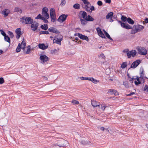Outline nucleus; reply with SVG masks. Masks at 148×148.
<instances>
[{"instance_id":"54","label":"nucleus","mask_w":148,"mask_h":148,"mask_svg":"<svg viewBox=\"0 0 148 148\" xmlns=\"http://www.w3.org/2000/svg\"><path fill=\"white\" fill-rule=\"evenodd\" d=\"M0 32H1V34L4 36H5L6 35V34L3 31V30H1Z\"/></svg>"},{"instance_id":"34","label":"nucleus","mask_w":148,"mask_h":148,"mask_svg":"<svg viewBox=\"0 0 148 148\" xmlns=\"http://www.w3.org/2000/svg\"><path fill=\"white\" fill-rule=\"evenodd\" d=\"M73 7L75 9H78L79 8L80 5L78 3H76L73 5Z\"/></svg>"},{"instance_id":"58","label":"nucleus","mask_w":148,"mask_h":148,"mask_svg":"<svg viewBox=\"0 0 148 148\" xmlns=\"http://www.w3.org/2000/svg\"><path fill=\"white\" fill-rule=\"evenodd\" d=\"M144 71L143 70H142L141 72L140 73V77H143L144 75Z\"/></svg>"},{"instance_id":"52","label":"nucleus","mask_w":148,"mask_h":148,"mask_svg":"<svg viewBox=\"0 0 148 148\" xmlns=\"http://www.w3.org/2000/svg\"><path fill=\"white\" fill-rule=\"evenodd\" d=\"M97 4L98 5L101 6L103 4L102 2L101 1H99L97 2Z\"/></svg>"},{"instance_id":"14","label":"nucleus","mask_w":148,"mask_h":148,"mask_svg":"<svg viewBox=\"0 0 148 148\" xmlns=\"http://www.w3.org/2000/svg\"><path fill=\"white\" fill-rule=\"evenodd\" d=\"M79 16L80 18L82 17L83 18L86 19L87 16V14L85 11H81L79 13Z\"/></svg>"},{"instance_id":"4","label":"nucleus","mask_w":148,"mask_h":148,"mask_svg":"<svg viewBox=\"0 0 148 148\" xmlns=\"http://www.w3.org/2000/svg\"><path fill=\"white\" fill-rule=\"evenodd\" d=\"M48 11V9L46 7H45L43 8L42 10V14L43 17L46 18H49V15L47 12Z\"/></svg>"},{"instance_id":"64","label":"nucleus","mask_w":148,"mask_h":148,"mask_svg":"<svg viewBox=\"0 0 148 148\" xmlns=\"http://www.w3.org/2000/svg\"><path fill=\"white\" fill-rule=\"evenodd\" d=\"M145 22L146 23H148V18H147L145 19Z\"/></svg>"},{"instance_id":"42","label":"nucleus","mask_w":148,"mask_h":148,"mask_svg":"<svg viewBox=\"0 0 148 148\" xmlns=\"http://www.w3.org/2000/svg\"><path fill=\"white\" fill-rule=\"evenodd\" d=\"M123 84L127 88H128L129 87V85L128 84V82H124L123 83Z\"/></svg>"},{"instance_id":"21","label":"nucleus","mask_w":148,"mask_h":148,"mask_svg":"<svg viewBox=\"0 0 148 148\" xmlns=\"http://www.w3.org/2000/svg\"><path fill=\"white\" fill-rule=\"evenodd\" d=\"M113 16V12H110L108 13L106 16V18L107 19H108L109 18H112Z\"/></svg>"},{"instance_id":"17","label":"nucleus","mask_w":148,"mask_h":148,"mask_svg":"<svg viewBox=\"0 0 148 148\" xmlns=\"http://www.w3.org/2000/svg\"><path fill=\"white\" fill-rule=\"evenodd\" d=\"M49 32L55 33L56 34H59L60 33L59 31L55 28L54 27H51L48 29Z\"/></svg>"},{"instance_id":"22","label":"nucleus","mask_w":148,"mask_h":148,"mask_svg":"<svg viewBox=\"0 0 148 148\" xmlns=\"http://www.w3.org/2000/svg\"><path fill=\"white\" fill-rule=\"evenodd\" d=\"M50 16L54 15H56L55 10L53 8H51L50 10Z\"/></svg>"},{"instance_id":"6","label":"nucleus","mask_w":148,"mask_h":148,"mask_svg":"<svg viewBox=\"0 0 148 148\" xmlns=\"http://www.w3.org/2000/svg\"><path fill=\"white\" fill-rule=\"evenodd\" d=\"M67 16V15L65 14L61 15L58 18V21L60 23H63L66 20Z\"/></svg>"},{"instance_id":"41","label":"nucleus","mask_w":148,"mask_h":148,"mask_svg":"<svg viewBox=\"0 0 148 148\" xmlns=\"http://www.w3.org/2000/svg\"><path fill=\"white\" fill-rule=\"evenodd\" d=\"M90 77H80V79L82 80H89Z\"/></svg>"},{"instance_id":"32","label":"nucleus","mask_w":148,"mask_h":148,"mask_svg":"<svg viewBox=\"0 0 148 148\" xmlns=\"http://www.w3.org/2000/svg\"><path fill=\"white\" fill-rule=\"evenodd\" d=\"M127 62H123L121 65V67L122 69H124L127 66Z\"/></svg>"},{"instance_id":"26","label":"nucleus","mask_w":148,"mask_h":148,"mask_svg":"<svg viewBox=\"0 0 148 148\" xmlns=\"http://www.w3.org/2000/svg\"><path fill=\"white\" fill-rule=\"evenodd\" d=\"M127 21L129 23L131 24H133L134 23V21L130 17L127 18Z\"/></svg>"},{"instance_id":"29","label":"nucleus","mask_w":148,"mask_h":148,"mask_svg":"<svg viewBox=\"0 0 148 148\" xmlns=\"http://www.w3.org/2000/svg\"><path fill=\"white\" fill-rule=\"evenodd\" d=\"M80 21H81V23L83 25H86L87 23L86 21V19H83L82 18H80Z\"/></svg>"},{"instance_id":"44","label":"nucleus","mask_w":148,"mask_h":148,"mask_svg":"<svg viewBox=\"0 0 148 148\" xmlns=\"http://www.w3.org/2000/svg\"><path fill=\"white\" fill-rule=\"evenodd\" d=\"M144 90L145 91L148 92V86L146 85L144 88Z\"/></svg>"},{"instance_id":"35","label":"nucleus","mask_w":148,"mask_h":148,"mask_svg":"<svg viewBox=\"0 0 148 148\" xmlns=\"http://www.w3.org/2000/svg\"><path fill=\"white\" fill-rule=\"evenodd\" d=\"M121 18L122 21L124 22H125L127 21V18L124 16H122Z\"/></svg>"},{"instance_id":"18","label":"nucleus","mask_w":148,"mask_h":148,"mask_svg":"<svg viewBox=\"0 0 148 148\" xmlns=\"http://www.w3.org/2000/svg\"><path fill=\"white\" fill-rule=\"evenodd\" d=\"M91 104L93 107H100V103L94 100H91Z\"/></svg>"},{"instance_id":"43","label":"nucleus","mask_w":148,"mask_h":148,"mask_svg":"<svg viewBox=\"0 0 148 148\" xmlns=\"http://www.w3.org/2000/svg\"><path fill=\"white\" fill-rule=\"evenodd\" d=\"M71 102L74 104H77L79 103L78 101L75 100H73Z\"/></svg>"},{"instance_id":"13","label":"nucleus","mask_w":148,"mask_h":148,"mask_svg":"<svg viewBox=\"0 0 148 148\" xmlns=\"http://www.w3.org/2000/svg\"><path fill=\"white\" fill-rule=\"evenodd\" d=\"M60 37L59 38H56L55 39L53 40V42L54 43H56L59 45L61 44V41L62 40V37L61 36H60Z\"/></svg>"},{"instance_id":"40","label":"nucleus","mask_w":148,"mask_h":148,"mask_svg":"<svg viewBox=\"0 0 148 148\" xmlns=\"http://www.w3.org/2000/svg\"><path fill=\"white\" fill-rule=\"evenodd\" d=\"M8 34L11 38H12L14 37V35L12 32L9 31Z\"/></svg>"},{"instance_id":"62","label":"nucleus","mask_w":148,"mask_h":148,"mask_svg":"<svg viewBox=\"0 0 148 148\" xmlns=\"http://www.w3.org/2000/svg\"><path fill=\"white\" fill-rule=\"evenodd\" d=\"M136 79L137 81L138 82V84H141V82L140 80L139 77H136Z\"/></svg>"},{"instance_id":"50","label":"nucleus","mask_w":148,"mask_h":148,"mask_svg":"<svg viewBox=\"0 0 148 148\" xmlns=\"http://www.w3.org/2000/svg\"><path fill=\"white\" fill-rule=\"evenodd\" d=\"M4 82V80L2 77H0V84H2Z\"/></svg>"},{"instance_id":"31","label":"nucleus","mask_w":148,"mask_h":148,"mask_svg":"<svg viewBox=\"0 0 148 148\" xmlns=\"http://www.w3.org/2000/svg\"><path fill=\"white\" fill-rule=\"evenodd\" d=\"M2 13L4 15V17H6L9 14V13L6 12V10H4L2 12Z\"/></svg>"},{"instance_id":"48","label":"nucleus","mask_w":148,"mask_h":148,"mask_svg":"<svg viewBox=\"0 0 148 148\" xmlns=\"http://www.w3.org/2000/svg\"><path fill=\"white\" fill-rule=\"evenodd\" d=\"M104 32L107 38H110V35L108 33H107L106 32L105 30H104Z\"/></svg>"},{"instance_id":"37","label":"nucleus","mask_w":148,"mask_h":148,"mask_svg":"<svg viewBox=\"0 0 148 148\" xmlns=\"http://www.w3.org/2000/svg\"><path fill=\"white\" fill-rule=\"evenodd\" d=\"M40 34H49V32L48 31H41L40 32Z\"/></svg>"},{"instance_id":"60","label":"nucleus","mask_w":148,"mask_h":148,"mask_svg":"<svg viewBox=\"0 0 148 148\" xmlns=\"http://www.w3.org/2000/svg\"><path fill=\"white\" fill-rule=\"evenodd\" d=\"M66 3V1L65 0H62L61 5H64Z\"/></svg>"},{"instance_id":"25","label":"nucleus","mask_w":148,"mask_h":148,"mask_svg":"<svg viewBox=\"0 0 148 148\" xmlns=\"http://www.w3.org/2000/svg\"><path fill=\"white\" fill-rule=\"evenodd\" d=\"M51 21L53 22H54L56 21V15H54L50 16Z\"/></svg>"},{"instance_id":"33","label":"nucleus","mask_w":148,"mask_h":148,"mask_svg":"<svg viewBox=\"0 0 148 148\" xmlns=\"http://www.w3.org/2000/svg\"><path fill=\"white\" fill-rule=\"evenodd\" d=\"M98 57L100 58L101 59L104 60L106 58L104 54L103 53H101L99 56Z\"/></svg>"},{"instance_id":"36","label":"nucleus","mask_w":148,"mask_h":148,"mask_svg":"<svg viewBox=\"0 0 148 148\" xmlns=\"http://www.w3.org/2000/svg\"><path fill=\"white\" fill-rule=\"evenodd\" d=\"M59 49H54L53 50H51V53L52 54H54L55 53H57L58 51H59Z\"/></svg>"},{"instance_id":"47","label":"nucleus","mask_w":148,"mask_h":148,"mask_svg":"<svg viewBox=\"0 0 148 148\" xmlns=\"http://www.w3.org/2000/svg\"><path fill=\"white\" fill-rule=\"evenodd\" d=\"M85 9L86 11L89 12H90V8L89 7H88V5H85Z\"/></svg>"},{"instance_id":"7","label":"nucleus","mask_w":148,"mask_h":148,"mask_svg":"<svg viewBox=\"0 0 148 148\" xmlns=\"http://www.w3.org/2000/svg\"><path fill=\"white\" fill-rule=\"evenodd\" d=\"M40 60L43 63H45L47 61H48L49 60V58L45 55H41L40 56Z\"/></svg>"},{"instance_id":"46","label":"nucleus","mask_w":148,"mask_h":148,"mask_svg":"<svg viewBox=\"0 0 148 148\" xmlns=\"http://www.w3.org/2000/svg\"><path fill=\"white\" fill-rule=\"evenodd\" d=\"M81 143L82 145H85L87 143V142L84 140H82L81 141Z\"/></svg>"},{"instance_id":"23","label":"nucleus","mask_w":148,"mask_h":148,"mask_svg":"<svg viewBox=\"0 0 148 148\" xmlns=\"http://www.w3.org/2000/svg\"><path fill=\"white\" fill-rule=\"evenodd\" d=\"M14 12H18L21 14L22 13V10L20 8L18 7H15L14 9Z\"/></svg>"},{"instance_id":"51","label":"nucleus","mask_w":148,"mask_h":148,"mask_svg":"<svg viewBox=\"0 0 148 148\" xmlns=\"http://www.w3.org/2000/svg\"><path fill=\"white\" fill-rule=\"evenodd\" d=\"M28 47L26 52V53L27 54H29L30 53V47L29 46Z\"/></svg>"},{"instance_id":"27","label":"nucleus","mask_w":148,"mask_h":148,"mask_svg":"<svg viewBox=\"0 0 148 148\" xmlns=\"http://www.w3.org/2000/svg\"><path fill=\"white\" fill-rule=\"evenodd\" d=\"M4 40L10 43V38L8 36H4Z\"/></svg>"},{"instance_id":"5","label":"nucleus","mask_w":148,"mask_h":148,"mask_svg":"<svg viewBox=\"0 0 148 148\" xmlns=\"http://www.w3.org/2000/svg\"><path fill=\"white\" fill-rule=\"evenodd\" d=\"M117 21L118 23L120 24L121 25V26L123 28L127 29H132V27L128 24L125 23H122L120 21L118 20Z\"/></svg>"},{"instance_id":"57","label":"nucleus","mask_w":148,"mask_h":148,"mask_svg":"<svg viewBox=\"0 0 148 148\" xmlns=\"http://www.w3.org/2000/svg\"><path fill=\"white\" fill-rule=\"evenodd\" d=\"M96 30L98 34L101 32L100 28L99 27H98L96 28Z\"/></svg>"},{"instance_id":"12","label":"nucleus","mask_w":148,"mask_h":148,"mask_svg":"<svg viewBox=\"0 0 148 148\" xmlns=\"http://www.w3.org/2000/svg\"><path fill=\"white\" fill-rule=\"evenodd\" d=\"M136 55V51L135 50L132 51L128 52L127 53V55L128 58H130L131 56L134 57Z\"/></svg>"},{"instance_id":"30","label":"nucleus","mask_w":148,"mask_h":148,"mask_svg":"<svg viewBox=\"0 0 148 148\" xmlns=\"http://www.w3.org/2000/svg\"><path fill=\"white\" fill-rule=\"evenodd\" d=\"M35 18L36 19L42 20V19H44V17L42 16L41 14H39Z\"/></svg>"},{"instance_id":"10","label":"nucleus","mask_w":148,"mask_h":148,"mask_svg":"<svg viewBox=\"0 0 148 148\" xmlns=\"http://www.w3.org/2000/svg\"><path fill=\"white\" fill-rule=\"evenodd\" d=\"M133 27L136 29L137 32L141 31L144 28L143 26L140 25H135Z\"/></svg>"},{"instance_id":"2","label":"nucleus","mask_w":148,"mask_h":148,"mask_svg":"<svg viewBox=\"0 0 148 148\" xmlns=\"http://www.w3.org/2000/svg\"><path fill=\"white\" fill-rule=\"evenodd\" d=\"M33 21V19L29 17L24 16L21 19V22L25 24H31Z\"/></svg>"},{"instance_id":"3","label":"nucleus","mask_w":148,"mask_h":148,"mask_svg":"<svg viewBox=\"0 0 148 148\" xmlns=\"http://www.w3.org/2000/svg\"><path fill=\"white\" fill-rule=\"evenodd\" d=\"M26 43L25 42L23 38V40L21 43V44L19 43L17 46L16 49V52H19L21 51V49H24L25 47Z\"/></svg>"},{"instance_id":"59","label":"nucleus","mask_w":148,"mask_h":148,"mask_svg":"<svg viewBox=\"0 0 148 148\" xmlns=\"http://www.w3.org/2000/svg\"><path fill=\"white\" fill-rule=\"evenodd\" d=\"M83 2L84 4H86V5H88L90 4V2L86 0H85V1H84V2Z\"/></svg>"},{"instance_id":"61","label":"nucleus","mask_w":148,"mask_h":148,"mask_svg":"<svg viewBox=\"0 0 148 148\" xmlns=\"http://www.w3.org/2000/svg\"><path fill=\"white\" fill-rule=\"evenodd\" d=\"M135 94V92H132L131 93H130L129 94H127L126 95L127 96H131L132 95H133L134 94Z\"/></svg>"},{"instance_id":"56","label":"nucleus","mask_w":148,"mask_h":148,"mask_svg":"<svg viewBox=\"0 0 148 148\" xmlns=\"http://www.w3.org/2000/svg\"><path fill=\"white\" fill-rule=\"evenodd\" d=\"M94 10L95 8L94 6L93 5L91 6L90 8V12H91L92 11H94Z\"/></svg>"},{"instance_id":"63","label":"nucleus","mask_w":148,"mask_h":148,"mask_svg":"<svg viewBox=\"0 0 148 148\" xmlns=\"http://www.w3.org/2000/svg\"><path fill=\"white\" fill-rule=\"evenodd\" d=\"M105 2L106 3H111V0H105Z\"/></svg>"},{"instance_id":"1","label":"nucleus","mask_w":148,"mask_h":148,"mask_svg":"<svg viewBox=\"0 0 148 148\" xmlns=\"http://www.w3.org/2000/svg\"><path fill=\"white\" fill-rule=\"evenodd\" d=\"M57 141V143L51 145V147L52 148H55V147L56 146L59 147H64L67 144V141L62 138L58 140Z\"/></svg>"},{"instance_id":"38","label":"nucleus","mask_w":148,"mask_h":148,"mask_svg":"<svg viewBox=\"0 0 148 148\" xmlns=\"http://www.w3.org/2000/svg\"><path fill=\"white\" fill-rule=\"evenodd\" d=\"M98 34L100 36L102 37V38H105V36L102 31L99 33Z\"/></svg>"},{"instance_id":"45","label":"nucleus","mask_w":148,"mask_h":148,"mask_svg":"<svg viewBox=\"0 0 148 148\" xmlns=\"http://www.w3.org/2000/svg\"><path fill=\"white\" fill-rule=\"evenodd\" d=\"M113 94L115 95H119V93L116 90L113 89Z\"/></svg>"},{"instance_id":"39","label":"nucleus","mask_w":148,"mask_h":148,"mask_svg":"<svg viewBox=\"0 0 148 148\" xmlns=\"http://www.w3.org/2000/svg\"><path fill=\"white\" fill-rule=\"evenodd\" d=\"M101 109L102 111H103L105 110V108L107 107L106 106L104 105L103 104H101Z\"/></svg>"},{"instance_id":"16","label":"nucleus","mask_w":148,"mask_h":148,"mask_svg":"<svg viewBox=\"0 0 148 148\" xmlns=\"http://www.w3.org/2000/svg\"><path fill=\"white\" fill-rule=\"evenodd\" d=\"M77 36L81 39L85 40L88 42L89 41L88 38L86 36L83 35L80 33L78 34Z\"/></svg>"},{"instance_id":"8","label":"nucleus","mask_w":148,"mask_h":148,"mask_svg":"<svg viewBox=\"0 0 148 148\" xmlns=\"http://www.w3.org/2000/svg\"><path fill=\"white\" fill-rule=\"evenodd\" d=\"M31 24V28L32 30L35 31L37 29L38 26V23L33 21V23Z\"/></svg>"},{"instance_id":"20","label":"nucleus","mask_w":148,"mask_h":148,"mask_svg":"<svg viewBox=\"0 0 148 148\" xmlns=\"http://www.w3.org/2000/svg\"><path fill=\"white\" fill-rule=\"evenodd\" d=\"M85 19L86 21H93L94 20V18L89 15L87 16Z\"/></svg>"},{"instance_id":"28","label":"nucleus","mask_w":148,"mask_h":148,"mask_svg":"<svg viewBox=\"0 0 148 148\" xmlns=\"http://www.w3.org/2000/svg\"><path fill=\"white\" fill-rule=\"evenodd\" d=\"M89 81H91L94 84L97 83V82H99V81H97V80L95 79L93 77H90Z\"/></svg>"},{"instance_id":"9","label":"nucleus","mask_w":148,"mask_h":148,"mask_svg":"<svg viewBox=\"0 0 148 148\" xmlns=\"http://www.w3.org/2000/svg\"><path fill=\"white\" fill-rule=\"evenodd\" d=\"M140 63V61L139 60H136L134 61L131 66V68H135L137 67Z\"/></svg>"},{"instance_id":"53","label":"nucleus","mask_w":148,"mask_h":148,"mask_svg":"<svg viewBox=\"0 0 148 148\" xmlns=\"http://www.w3.org/2000/svg\"><path fill=\"white\" fill-rule=\"evenodd\" d=\"M113 89H110L108 92V93H110L111 95H113Z\"/></svg>"},{"instance_id":"24","label":"nucleus","mask_w":148,"mask_h":148,"mask_svg":"<svg viewBox=\"0 0 148 148\" xmlns=\"http://www.w3.org/2000/svg\"><path fill=\"white\" fill-rule=\"evenodd\" d=\"M40 28L44 30H46L48 28V25L47 24H44V25H42L40 26Z\"/></svg>"},{"instance_id":"49","label":"nucleus","mask_w":148,"mask_h":148,"mask_svg":"<svg viewBox=\"0 0 148 148\" xmlns=\"http://www.w3.org/2000/svg\"><path fill=\"white\" fill-rule=\"evenodd\" d=\"M137 32L136 31V29L134 28V29H133L132 30L131 33L132 34H134L136 33Z\"/></svg>"},{"instance_id":"55","label":"nucleus","mask_w":148,"mask_h":148,"mask_svg":"<svg viewBox=\"0 0 148 148\" xmlns=\"http://www.w3.org/2000/svg\"><path fill=\"white\" fill-rule=\"evenodd\" d=\"M48 19V18H47L44 17V19H42V20L45 23H48V21L47 20Z\"/></svg>"},{"instance_id":"19","label":"nucleus","mask_w":148,"mask_h":148,"mask_svg":"<svg viewBox=\"0 0 148 148\" xmlns=\"http://www.w3.org/2000/svg\"><path fill=\"white\" fill-rule=\"evenodd\" d=\"M38 47L40 49L43 50H45L47 48L48 46L44 44H39L38 45Z\"/></svg>"},{"instance_id":"11","label":"nucleus","mask_w":148,"mask_h":148,"mask_svg":"<svg viewBox=\"0 0 148 148\" xmlns=\"http://www.w3.org/2000/svg\"><path fill=\"white\" fill-rule=\"evenodd\" d=\"M138 51L140 54L143 55H145L147 53L146 49L143 47L139 48Z\"/></svg>"},{"instance_id":"15","label":"nucleus","mask_w":148,"mask_h":148,"mask_svg":"<svg viewBox=\"0 0 148 148\" xmlns=\"http://www.w3.org/2000/svg\"><path fill=\"white\" fill-rule=\"evenodd\" d=\"M21 30L20 28H18L16 29L15 30L16 34V38L17 39H18L19 38L22 34Z\"/></svg>"}]
</instances>
